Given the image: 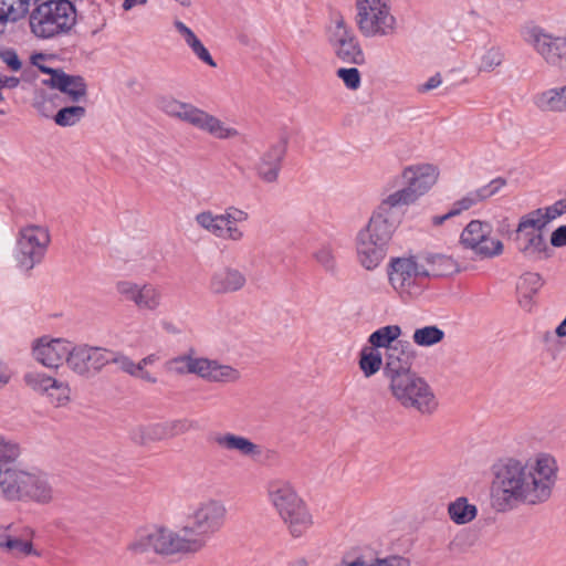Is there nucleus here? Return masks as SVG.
<instances>
[{
	"label": "nucleus",
	"mask_w": 566,
	"mask_h": 566,
	"mask_svg": "<svg viewBox=\"0 0 566 566\" xmlns=\"http://www.w3.org/2000/svg\"><path fill=\"white\" fill-rule=\"evenodd\" d=\"M558 463L548 452L526 459L505 457L491 468V496L500 512L518 505L541 506L548 503L558 481Z\"/></svg>",
	"instance_id": "f257e3e1"
},
{
	"label": "nucleus",
	"mask_w": 566,
	"mask_h": 566,
	"mask_svg": "<svg viewBox=\"0 0 566 566\" xmlns=\"http://www.w3.org/2000/svg\"><path fill=\"white\" fill-rule=\"evenodd\" d=\"M400 222L401 214L397 210L381 202L378 205L354 238L356 260L363 269L374 271L384 262Z\"/></svg>",
	"instance_id": "f03ea898"
},
{
	"label": "nucleus",
	"mask_w": 566,
	"mask_h": 566,
	"mask_svg": "<svg viewBox=\"0 0 566 566\" xmlns=\"http://www.w3.org/2000/svg\"><path fill=\"white\" fill-rule=\"evenodd\" d=\"M384 377L388 392L399 406L421 415H432L438 409L431 386L411 369L408 361L390 356L384 367Z\"/></svg>",
	"instance_id": "7ed1b4c3"
},
{
	"label": "nucleus",
	"mask_w": 566,
	"mask_h": 566,
	"mask_svg": "<svg viewBox=\"0 0 566 566\" xmlns=\"http://www.w3.org/2000/svg\"><path fill=\"white\" fill-rule=\"evenodd\" d=\"M271 506L294 537L305 534L313 524L312 515L295 486L286 479L274 478L266 483Z\"/></svg>",
	"instance_id": "20e7f679"
},
{
	"label": "nucleus",
	"mask_w": 566,
	"mask_h": 566,
	"mask_svg": "<svg viewBox=\"0 0 566 566\" xmlns=\"http://www.w3.org/2000/svg\"><path fill=\"white\" fill-rule=\"evenodd\" d=\"M228 509L223 501L209 497L198 502L188 513V524L184 525L195 553L201 552L209 541L224 527Z\"/></svg>",
	"instance_id": "39448f33"
},
{
	"label": "nucleus",
	"mask_w": 566,
	"mask_h": 566,
	"mask_svg": "<svg viewBox=\"0 0 566 566\" xmlns=\"http://www.w3.org/2000/svg\"><path fill=\"white\" fill-rule=\"evenodd\" d=\"M157 105L168 116L187 123L216 139L227 140L240 136V132L234 126H230L207 111L190 103L181 102L174 96H159Z\"/></svg>",
	"instance_id": "423d86ee"
},
{
	"label": "nucleus",
	"mask_w": 566,
	"mask_h": 566,
	"mask_svg": "<svg viewBox=\"0 0 566 566\" xmlns=\"http://www.w3.org/2000/svg\"><path fill=\"white\" fill-rule=\"evenodd\" d=\"M76 21V13L69 0L45 1L30 14L31 32L40 39H51L70 31Z\"/></svg>",
	"instance_id": "0eeeda50"
},
{
	"label": "nucleus",
	"mask_w": 566,
	"mask_h": 566,
	"mask_svg": "<svg viewBox=\"0 0 566 566\" xmlns=\"http://www.w3.org/2000/svg\"><path fill=\"white\" fill-rule=\"evenodd\" d=\"M400 178L406 186L390 192L380 201L390 210L410 206L426 195L437 184L439 169L431 164L410 165L402 169Z\"/></svg>",
	"instance_id": "6e6552de"
},
{
	"label": "nucleus",
	"mask_w": 566,
	"mask_h": 566,
	"mask_svg": "<svg viewBox=\"0 0 566 566\" xmlns=\"http://www.w3.org/2000/svg\"><path fill=\"white\" fill-rule=\"evenodd\" d=\"M356 23L365 38L390 36L397 30L390 0H356Z\"/></svg>",
	"instance_id": "1a4fd4ad"
},
{
	"label": "nucleus",
	"mask_w": 566,
	"mask_h": 566,
	"mask_svg": "<svg viewBox=\"0 0 566 566\" xmlns=\"http://www.w3.org/2000/svg\"><path fill=\"white\" fill-rule=\"evenodd\" d=\"M169 371L177 375L193 374L208 381L234 382L240 378L238 369L217 360L189 354L177 356L168 361Z\"/></svg>",
	"instance_id": "9d476101"
},
{
	"label": "nucleus",
	"mask_w": 566,
	"mask_h": 566,
	"mask_svg": "<svg viewBox=\"0 0 566 566\" xmlns=\"http://www.w3.org/2000/svg\"><path fill=\"white\" fill-rule=\"evenodd\" d=\"M144 552L165 557L196 554L184 527L176 531L158 523L147 526L144 534Z\"/></svg>",
	"instance_id": "9b49d317"
},
{
	"label": "nucleus",
	"mask_w": 566,
	"mask_h": 566,
	"mask_svg": "<svg viewBox=\"0 0 566 566\" xmlns=\"http://www.w3.org/2000/svg\"><path fill=\"white\" fill-rule=\"evenodd\" d=\"M391 286L400 294L418 295L428 277L426 265L416 258H396L390 261L388 270Z\"/></svg>",
	"instance_id": "f8f14e48"
},
{
	"label": "nucleus",
	"mask_w": 566,
	"mask_h": 566,
	"mask_svg": "<svg viewBox=\"0 0 566 566\" xmlns=\"http://www.w3.org/2000/svg\"><path fill=\"white\" fill-rule=\"evenodd\" d=\"M460 242L481 259H492L504 251L502 241L493 237L492 224L481 220H472L467 224Z\"/></svg>",
	"instance_id": "ddd939ff"
},
{
	"label": "nucleus",
	"mask_w": 566,
	"mask_h": 566,
	"mask_svg": "<svg viewBox=\"0 0 566 566\" xmlns=\"http://www.w3.org/2000/svg\"><path fill=\"white\" fill-rule=\"evenodd\" d=\"M50 243L45 228L29 226L20 231L17 241L15 259L23 270H31L40 263Z\"/></svg>",
	"instance_id": "4468645a"
},
{
	"label": "nucleus",
	"mask_w": 566,
	"mask_h": 566,
	"mask_svg": "<svg viewBox=\"0 0 566 566\" xmlns=\"http://www.w3.org/2000/svg\"><path fill=\"white\" fill-rule=\"evenodd\" d=\"M545 224L533 211L520 218L515 230V242L518 251L527 258H541L546 251L543 237Z\"/></svg>",
	"instance_id": "2eb2a0df"
},
{
	"label": "nucleus",
	"mask_w": 566,
	"mask_h": 566,
	"mask_svg": "<svg viewBox=\"0 0 566 566\" xmlns=\"http://www.w3.org/2000/svg\"><path fill=\"white\" fill-rule=\"evenodd\" d=\"M55 479L42 471H27L21 502L49 505L60 497Z\"/></svg>",
	"instance_id": "dca6fc26"
},
{
	"label": "nucleus",
	"mask_w": 566,
	"mask_h": 566,
	"mask_svg": "<svg viewBox=\"0 0 566 566\" xmlns=\"http://www.w3.org/2000/svg\"><path fill=\"white\" fill-rule=\"evenodd\" d=\"M336 56L344 63L361 65L365 54L356 35L344 21L337 20L331 39Z\"/></svg>",
	"instance_id": "f3484780"
},
{
	"label": "nucleus",
	"mask_w": 566,
	"mask_h": 566,
	"mask_svg": "<svg viewBox=\"0 0 566 566\" xmlns=\"http://www.w3.org/2000/svg\"><path fill=\"white\" fill-rule=\"evenodd\" d=\"M212 441L221 451L234 453L252 462H259L264 455V448L247 436L230 431L217 432Z\"/></svg>",
	"instance_id": "a211bd4d"
},
{
	"label": "nucleus",
	"mask_w": 566,
	"mask_h": 566,
	"mask_svg": "<svg viewBox=\"0 0 566 566\" xmlns=\"http://www.w3.org/2000/svg\"><path fill=\"white\" fill-rule=\"evenodd\" d=\"M73 347L62 338L43 336L36 339L33 347L35 359L49 368H57L64 360L69 365Z\"/></svg>",
	"instance_id": "6ab92c4d"
},
{
	"label": "nucleus",
	"mask_w": 566,
	"mask_h": 566,
	"mask_svg": "<svg viewBox=\"0 0 566 566\" xmlns=\"http://www.w3.org/2000/svg\"><path fill=\"white\" fill-rule=\"evenodd\" d=\"M111 350L101 347L78 346L73 347L69 360V367L80 375L90 371H99L109 364Z\"/></svg>",
	"instance_id": "aec40b11"
},
{
	"label": "nucleus",
	"mask_w": 566,
	"mask_h": 566,
	"mask_svg": "<svg viewBox=\"0 0 566 566\" xmlns=\"http://www.w3.org/2000/svg\"><path fill=\"white\" fill-rule=\"evenodd\" d=\"M286 154V143L279 140L270 145L259 157L255 164L256 176L265 184H275L279 180L282 163Z\"/></svg>",
	"instance_id": "412c9836"
},
{
	"label": "nucleus",
	"mask_w": 566,
	"mask_h": 566,
	"mask_svg": "<svg viewBox=\"0 0 566 566\" xmlns=\"http://www.w3.org/2000/svg\"><path fill=\"white\" fill-rule=\"evenodd\" d=\"M245 284L247 276L242 271L232 266H222L212 272L208 287L212 294L224 295L242 290Z\"/></svg>",
	"instance_id": "4be33fe9"
},
{
	"label": "nucleus",
	"mask_w": 566,
	"mask_h": 566,
	"mask_svg": "<svg viewBox=\"0 0 566 566\" xmlns=\"http://www.w3.org/2000/svg\"><path fill=\"white\" fill-rule=\"evenodd\" d=\"M27 471L15 465L0 463V500L21 502Z\"/></svg>",
	"instance_id": "5701e85b"
},
{
	"label": "nucleus",
	"mask_w": 566,
	"mask_h": 566,
	"mask_svg": "<svg viewBox=\"0 0 566 566\" xmlns=\"http://www.w3.org/2000/svg\"><path fill=\"white\" fill-rule=\"evenodd\" d=\"M250 214L248 211L230 206L223 212L221 234L217 238H222L231 242H240L245 239L247 232L240 224L248 222Z\"/></svg>",
	"instance_id": "b1692460"
},
{
	"label": "nucleus",
	"mask_w": 566,
	"mask_h": 566,
	"mask_svg": "<svg viewBox=\"0 0 566 566\" xmlns=\"http://www.w3.org/2000/svg\"><path fill=\"white\" fill-rule=\"evenodd\" d=\"M335 566H409V562L400 556H378L370 552L347 554Z\"/></svg>",
	"instance_id": "393cba45"
},
{
	"label": "nucleus",
	"mask_w": 566,
	"mask_h": 566,
	"mask_svg": "<svg viewBox=\"0 0 566 566\" xmlns=\"http://www.w3.org/2000/svg\"><path fill=\"white\" fill-rule=\"evenodd\" d=\"M44 85L66 94L73 102L80 101L86 94V85L81 76L69 75L65 72L54 73L53 77L42 81Z\"/></svg>",
	"instance_id": "a878e982"
},
{
	"label": "nucleus",
	"mask_w": 566,
	"mask_h": 566,
	"mask_svg": "<svg viewBox=\"0 0 566 566\" xmlns=\"http://www.w3.org/2000/svg\"><path fill=\"white\" fill-rule=\"evenodd\" d=\"M535 48L537 52L551 64H558L566 56V40L563 38H553L548 34H537L535 36Z\"/></svg>",
	"instance_id": "bb28decb"
},
{
	"label": "nucleus",
	"mask_w": 566,
	"mask_h": 566,
	"mask_svg": "<svg viewBox=\"0 0 566 566\" xmlns=\"http://www.w3.org/2000/svg\"><path fill=\"white\" fill-rule=\"evenodd\" d=\"M534 105L544 113H566V85L538 93Z\"/></svg>",
	"instance_id": "cd10ccee"
},
{
	"label": "nucleus",
	"mask_w": 566,
	"mask_h": 566,
	"mask_svg": "<svg viewBox=\"0 0 566 566\" xmlns=\"http://www.w3.org/2000/svg\"><path fill=\"white\" fill-rule=\"evenodd\" d=\"M191 429L192 423L187 419L157 422L148 427L147 438L151 441H159L184 434Z\"/></svg>",
	"instance_id": "c85d7f7f"
},
{
	"label": "nucleus",
	"mask_w": 566,
	"mask_h": 566,
	"mask_svg": "<svg viewBox=\"0 0 566 566\" xmlns=\"http://www.w3.org/2000/svg\"><path fill=\"white\" fill-rule=\"evenodd\" d=\"M449 518L457 525H467L478 516V506L470 503L468 497L459 496L451 501L447 507Z\"/></svg>",
	"instance_id": "c756f323"
},
{
	"label": "nucleus",
	"mask_w": 566,
	"mask_h": 566,
	"mask_svg": "<svg viewBox=\"0 0 566 566\" xmlns=\"http://www.w3.org/2000/svg\"><path fill=\"white\" fill-rule=\"evenodd\" d=\"M174 25L178 33L184 38L186 44L191 49L192 53L200 61H202L211 67H217V63L212 59L211 54L191 29H189L184 22L179 20H176L174 22Z\"/></svg>",
	"instance_id": "7c9ffc66"
},
{
	"label": "nucleus",
	"mask_w": 566,
	"mask_h": 566,
	"mask_svg": "<svg viewBox=\"0 0 566 566\" xmlns=\"http://www.w3.org/2000/svg\"><path fill=\"white\" fill-rule=\"evenodd\" d=\"M474 57L478 71L480 73H490L502 65L504 53L500 46L490 45L482 48Z\"/></svg>",
	"instance_id": "2f4dec72"
},
{
	"label": "nucleus",
	"mask_w": 566,
	"mask_h": 566,
	"mask_svg": "<svg viewBox=\"0 0 566 566\" xmlns=\"http://www.w3.org/2000/svg\"><path fill=\"white\" fill-rule=\"evenodd\" d=\"M542 286V279L537 273L527 272L523 274L516 285L518 303L527 307L531 304L532 296L537 293Z\"/></svg>",
	"instance_id": "473e14b6"
},
{
	"label": "nucleus",
	"mask_w": 566,
	"mask_h": 566,
	"mask_svg": "<svg viewBox=\"0 0 566 566\" xmlns=\"http://www.w3.org/2000/svg\"><path fill=\"white\" fill-rule=\"evenodd\" d=\"M426 272L429 276H444L458 272L455 261L447 255L436 254L424 259Z\"/></svg>",
	"instance_id": "72a5a7b5"
},
{
	"label": "nucleus",
	"mask_w": 566,
	"mask_h": 566,
	"mask_svg": "<svg viewBox=\"0 0 566 566\" xmlns=\"http://www.w3.org/2000/svg\"><path fill=\"white\" fill-rule=\"evenodd\" d=\"M359 368L366 378L376 375L382 366L381 353L374 347H364L359 354Z\"/></svg>",
	"instance_id": "f704fd0d"
},
{
	"label": "nucleus",
	"mask_w": 566,
	"mask_h": 566,
	"mask_svg": "<svg viewBox=\"0 0 566 566\" xmlns=\"http://www.w3.org/2000/svg\"><path fill=\"white\" fill-rule=\"evenodd\" d=\"M29 10L27 0H0V22L17 21Z\"/></svg>",
	"instance_id": "c9c22d12"
},
{
	"label": "nucleus",
	"mask_w": 566,
	"mask_h": 566,
	"mask_svg": "<svg viewBox=\"0 0 566 566\" xmlns=\"http://www.w3.org/2000/svg\"><path fill=\"white\" fill-rule=\"evenodd\" d=\"M222 221L223 213L214 214L210 210L200 211L195 216L196 224L214 237L221 234Z\"/></svg>",
	"instance_id": "e433bc0d"
},
{
	"label": "nucleus",
	"mask_w": 566,
	"mask_h": 566,
	"mask_svg": "<svg viewBox=\"0 0 566 566\" xmlns=\"http://www.w3.org/2000/svg\"><path fill=\"white\" fill-rule=\"evenodd\" d=\"M1 551L12 555L13 557H23L29 555L39 556V553L34 549L31 541L22 539L12 536L11 534L8 536V539Z\"/></svg>",
	"instance_id": "4c0bfd02"
},
{
	"label": "nucleus",
	"mask_w": 566,
	"mask_h": 566,
	"mask_svg": "<svg viewBox=\"0 0 566 566\" xmlns=\"http://www.w3.org/2000/svg\"><path fill=\"white\" fill-rule=\"evenodd\" d=\"M444 338V332L437 326L429 325L417 328L413 332L412 340L422 347H430L440 343Z\"/></svg>",
	"instance_id": "58836bf2"
},
{
	"label": "nucleus",
	"mask_w": 566,
	"mask_h": 566,
	"mask_svg": "<svg viewBox=\"0 0 566 566\" xmlns=\"http://www.w3.org/2000/svg\"><path fill=\"white\" fill-rule=\"evenodd\" d=\"M400 335V327L397 325H388L374 332L369 336L370 347H387Z\"/></svg>",
	"instance_id": "ea45409f"
},
{
	"label": "nucleus",
	"mask_w": 566,
	"mask_h": 566,
	"mask_svg": "<svg viewBox=\"0 0 566 566\" xmlns=\"http://www.w3.org/2000/svg\"><path fill=\"white\" fill-rule=\"evenodd\" d=\"M25 385L35 392L46 394L55 384V378L39 371H30L24 375Z\"/></svg>",
	"instance_id": "a19ab883"
},
{
	"label": "nucleus",
	"mask_w": 566,
	"mask_h": 566,
	"mask_svg": "<svg viewBox=\"0 0 566 566\" xmlns=\"http://www.w3.org/2000/svg\"><path fill=\"white\" fill-rule=\"evenodd\" d=\"M314 260L328 273H336L337 260L335 250L331 244L321 245L314 253Z\"/></svg>",
	"instance_id": "79ce46f5"
},
{
	"label": "nucleus",
	"mask_w": 566,
	"mask_h": 566,
	"mask_svg": "<svg viewBox=\"0 0 566 566\" xmlns=\"http://www.w3.org/2000/svg\"><path fill=\"white\" fill-rule=\"evenodd\" d=\"M533 212L541 219L543 224L547 226L551 221L566 213V199L558 200L546 208L535 209Z\"/></svg>",
	"instance_id": "37998d69"
},
{
	"label": "nucleus",
	"mask_w": 566,
	"mask_h": 566,
	"mask_svg": "<svg viewBox=\"0 0 566 566\" xmlns=\"http://www.w3.org/2000/svg\"><path fill=\"white\" fill-rule=\"evenodd\" d=\"M20 446L17 442L8 440L0 434V463L13 465V463L20 458Z\"/></svg>",
	"instance_id": "c03bdc74"
},
{
	"label": "nucleus",
	"mask_w": 566,
	"mask_h": 566,
	"mask_svg": "<svg viewBox=\"0 0 566 566\" xmlns=\"http://www.w3.org/2000/svg\"><path fill=\"white\" fill-rule=\"evenodd\" d=\"M85 114V108L82 106H70L60 109L54 120L60 126H73L75 125Z\"/></svg>",
	"instance_id": "a18cd8bd"
},
{
	"label": "nucleus",
	"mask_w": 566,
	"mask_h": 566,
	"mask_svg": "<svg viewBox=\"0 0 566 566\" xmlns=\"http://www.w3.org/2000/svg\"><path fill=\"white\" fill-rule=\"evenodd\" d=\"M109 364H116L118 368L134 377H138L142 370L140 363L133 361L122 353L111 350Z\"/></svg>",
	"instance_id": "49530a36"
},
{
	"label": "nucleus",
	"mask_w": 566,
	"mask_h": 566,
	"mask_svg": "<svg viewBox=\"0 0 566 566\" xmlns=\"http://www.w3.org/2000/svg\"><path fill=\"white\" fill-rule=\"evenodd\" d=\"M506 186V179L502 177H497L491 180L488 185H484L475 190H473L474 198L476 202L484 201L501 191L502 188Z\"/></svg>",
	"instance_id": "de8ad7c7"
},
{
	"label": "nucleus",
	"mask_w": 566,
	"mask_h": 566,
	"mask_svg": "<svg viewBox=\"0 0 566 566\" xmlns=\"http://www.w3.org/2000/svg\"><path fill=\"white\" fill-rule=\"evenodd\" d=\"M70 387L67 384L55 379V384L45 394L55 406H64L70 400Z\"/></svg>",
	"instance_id": "09e8293b"
},
{
	"label": "nucleus",
	"mask_w": 566,
	"mask_h": 566,
	"mask_svg": "<svg viewBox=\"0 0 566 566\" xmlns=\"http://www.w3.org/2000/svg\"><path fill=\"white\" fill-rule=\"evenodd\" d=\"M336 74L348 90L356 91L360 87V72L356 67H342Z\"/></svg>",
	"instance_id": "8fccbe9b"
},
{
	"label": "nucleus",
	"mask_w": 566,
	"mask_h": 566,
	"mask_svg": "<svg viewBox=\"0 0 566 566\" xmlns=\"http://www.w3.org/2000/svg\"><path fill=\"white\" fill-rule=\"evenodd\" d=\"M118 292L124 295L128 300H133L136 304H139V298L142 296V289L132 282L122 281L117 284Z\"/></svg>",
	"instance_id": "3c124183"
},
{
	"label": "nucleus",
	"mask_w": 566,
	"mask_h": 566,
	"mask_svg": "<svg viewBox=\"0 0 566 566\" xmlns=\"http://www.w3.org/2000/svg\"><path fill=\"white\" fill-rule=\"evenodd\" d=\"M475 205H478V202L474 198L473 192L471 191V192L467 193L464 197H462L461 199L453 202L452 208H451V214L458 216L462 211L469 210L470 208H472Z\"/></svg>",
	"instance_id": "603ef678"
},
{
	"label": "nucleus",
	"mask_w": 566,
	"mask_h": 566,
	"mask_svg": "<svg viewBox=\"0 0 566 566\" xmlns=\"http://www.w3.org/2000/svg\"><path fill=\"white\" fill-rule=\"evenodd\" d=\"M160 293L153 286L144 285V307L155 308L159 305Z\"/></svg>",
	"instance_id": "864d4df0"
},
{
	"label": "nucleus",
	"mask_w": 566,
	"mask_h": 566,
	"mask_svg": "<svg viewBox=\"0 0 566 566\" xmlns=\"http://www.w3.org/2000/svg\"><path fill=\"white\" fill-rule=\"evenodd\" d=\"M442 84V76L440 73L434 74L427 82L417 86V92L420 94L428 93L432 90L438 88Z\"/></svg>",
	"instance_id": "5fc2aeb1"
},
{
	"label": "nucleus",
	"mask_w": 566,
	"mask_h": 566,
	"mask_svg": "<svg viewBox=\"0 0 566 566\" xmlns=\"http://www.w3.org/2000/svg\"><path fill=\"white\" fill-rule=\"evenodd\" d=\"M551 244L554 247L566 245V226H560L551 235Z\"/></svg>",
	"instance_id": "6e6d98bb"
},
{
	"label": "nucleus",
	"mask_w": 566,
	"mask_h": 566,
	"mask_svg": "<svg viewBox=\"0 0 566 566\" xmlns=\"http://www.w3.org/2000/svg\"><path fill=\"white\" fill-rule=\"evenodd\" d=\"M12 378V370L9 365L0 359V389L4 388Z\"/></svg>",
	"instance_id": "4d7b16f0"
},
{
	"label": "nucleus",
	"mask_w": 566,
	"mask_h": 566,
	"mask_svg": "<svg viewBox=\"0 0 566 566\" xmlns=\"http://www.w3.org/2000/svg\"><path fill=\"white\" fill-rule=\"evenodd\" d=\"M6 63L8 64V66L13 70V71H19L21 69V62L18 57L17 54L12 53V54H9L7 57H6Z\"/></svg>",
	"instance_id": "13d9d810"
},
{
	"label": "nucleus",
	"mask_w": 566,
	"mask_h": 566,
	"mask_svg": "<svg viewBox=\"0 0 566 566\" xmlns=\"http://www.w3.org/2000/svg\"><path fill=\"white\" fill-rule=\"evenodd\" d=\"M11 525H0V549H2L8 536L10 535Z\"/></svg>",
	"instance_id": "bf43d9fd"
},
{
	"label": "nucleus",
	"mask_w": 566,
	"mask_h": 566,
	"mask_svg": "<svg viewBox=\"0 0 566 566\" xmlns=\"http://www.w3.org/2000/svg\"><path fill=\"white\" fill-rule=\"evenodd\" d=\"M455 214H451V210L443 214V216H436L432 218V224L433 226H441L446 220L450 219L451 217H454Z\"/></svg>",
	"instance_id": "052dcab7"
},
{
	"label": "nucleus",
	"mask_w": 566,
	"mask_h": 566,
	"mask_svg": "<svg viewBox=\"0 0 566 566\" xmlns=\"http://www.w3.org/2000/svg\"><path fill=\"white\" fill-rule=\"evenodd\" d=\"M34 64H36L39 66V69L43 72V73H46L49 75V77H53V74L54 73H61L62 70H57V69H52V67H48V66H44V65H39L36 63V61H34Z\"/></svg>",
	"instance_id": "680f3d73"
},
{
	"label": "nucleus",
	"mask_w": 566,
	"mask_h": 566,
	"mask_svg": "<svg viewBox=\"0 0 566 566\" xmlns=\"http://www.w3.org/2000/svg\"><path fill=\"white\" fill-rule=\"evenodd\" d=\"M555 334L558 337H565L566 336V321H562V323L556 327Z\"/></svg>",
	"instance_id": "e2e57ef3"
},
{
	"label": "nucleus",
	"mask_w": 566,
	"mask_h": 566,
	"mask_svg": "<svg viewBox=\"0 0 566 566\" xmlns=\"http://www.w3.org/2000/svg\"><path fill=\"white\" fill-rule=\"evenodd\" d=\"M164 328L172 334L178 333L180 331L171 322H166Z\"/></svg>",
	"instance_id": "0e129e2a"
},
{
	"label": "nucleus",
	"mask_w": 566,
	"mask_h": 566,
	"mask_svg": "<svg viewBox=\"0 0 566 566\" xmlns=\"http://www.w3.org/2000/svg\"><path fill=\"white\" fill-rule=\"evenodd\" d=\"M138 2V0H124V3H123V8L125 10H129L132 9L136 3Z\"/></svg>",
	"instance_id": "69168bd1"
},
{
	"label": "nucleus",
	"mask_w": 566,
	"mask_h": 566,
	"mask_svg": "<svg viewBox=\"0 0 566 566\" xmlns=\"http://www.w3.org/2000/svg\"><path fill=\"white\" fill-rule=\"evenodd\" d=\"M287 566H308L307 562L303 558L290 563Z\"/></svg>",
	"instance_id": "338daca9"
},
{
	"label": "nucleus",
	"mask_w": 566,
	"mask_h": 566,
	"mask_svg": "<svg viewBox=\"0 0 566 566\" xmlns=\"http://www.w3.org/2000/svg\"><path fill=\"white\" fill-rule=\"evenodd\" d=\"M128 549H129V551H132V552L137 553V552H138V549H139V543H138V542L132 543V544L129 545Z\"/></svg>",
	"instance_id": "774afa93"
}]
</instances>
